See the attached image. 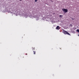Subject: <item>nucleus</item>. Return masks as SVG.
I'll return each instance as SVG.
<instances>
[{"label":"nucleus","mask_w":79,"mask_h":79,"mask_svg":"<svg viewBox=\"0 0 79 79\" xmlns=\"http://www.w3.org/2000/svg\"><path fill=\"white\" fill-rule=\"evenodd\" d=\"M63 33H64V34H65V35L67 34V35H71V34H70L68 32V31H65L64 29H63Z\"/></svg>","instance_id":"f257e3e1"},{"label":"nucleus","mask_w":79,"mask_h":79,"mask_svg":"<svg viewBox=\"0 0 79 79\" xmlns=\"http://www.w3.org/2000/svg\"><path fill=\"white\" fill-rule=\"evenodd\" d=\"M62 10L64 13H67L68 11V10L67 9H62Z\"/></svg>","instance_id":"f03ea898"},{"label":"nucleus","mask_w":79,"mask_h":79,"mask_svg":"<svg viewBox=\"0 0 79 79\" xmlns=\"http://www.w3.org/2000/svg\"><path fill=\"white\" fill-rule=\"evenodd\" d=\"M33 17L34 18H38L39 17V16L38 15H33Z\"/></svg>","instance_id":"7ed1b4c3"},{"label":"nucleus","mask_w":79,"mask_h":79,"mask_svg":"<svg viewBox=\"0 0 79 79\" xmlns=\"http://www.w3.org/2000/svg\"><path fill=\"white\" fill-rule=\"evenodd\" d=\"M56 29H57V30H59L60 29V26H58L56 27Z\"/></svg>","instance_id":"20e7f679"},{"label":"nucleus","mask_w":79,"mask_h":79,"mask_svg":"<svg viewBox=\"0 0 79 79\" xmlns=\"http://www.w3.org/2000/svg\"><path fill=\"white\" fill-rule=\"evenodd\" d=\"M59 17L60 18H63V15H59Z\"/></svg>","instance_id":"39448f33"},{"label":"nucleus","mask_w":79,"mask_h":79,"mask_svg":"<svg viewBox=\"0 0 79 79\" xmlns=\"http://www.w3.org/2000/svg\"><path fill=\"white\" fill-rule=\"evenodd\" d=\"M33 52L34 53L33 54H34V55H35V51H33Z\"/></svg>","instance_id":"423d86ee"},{"label":"nucleus","mask_w":79,"mask_h":79,"mask_svg":"<svg viewBox=\"0 0 79 79\" xmlns=\"http://www.w3.org/2000/svg\"><path fill=\"white\" fill-rule=\"evenodd\" d=\"M70 27H73V25H72V24H70Z\"/></svg>","instance_id":"0eeeda50"},{"label":"nucleus","mask_w":79,"mask_h":79,"mask_svg":"<svg viewBox=\"0 0 79 79\" xmlns=\"http://www.w3.org/2000/svg\"><path fill=\"white\" fill-rule=\"evenodd\" d=\"M77 32H79V29H77Z\"/></svg>","instance_id":"6e6552de"},{"label":"nucleus","mask_w":79,"mask_h":79,"mask_svg":"<svg viewBox=\"0 0 79 79\" xmlns=\"http://www.w3.org/2000/svg\"><path fill=\"white\" fill-rule=\"evenodd\" d=\"M7 11V12H8V13H10V10H9Z\"/></svg>","instance_id":"1a4fd4ad"},{"label":"nucleus","mask_w":79,"mask_h":79,"mask_svg":"<svg viewBox=\"0 0 79 79\" xmlns=\"http://www.w3.org/2000/svg\"><path fill=\"white\" fill-rule=\"evenodd\" d=\"M35 50V48H33L32 50Z\"/></svg>","instance_id":"9d476101"},{"label":"nucleus","mask_w":79,"mask_h":79,"mask_svg":"<svg viewBox=\"0 0 79 79\" xmlns=\"http://www.w3.org/2000/svg\"><path fill=\"white\" fill-rule=\"evenodd\" d=\"M37 0H35V2H37Z\"/></svg>","instance_id":"9b49d317"},{"label":"nucleus","mask_w":79,"mask_h":79,"mask_svg":"<svg viewBox=\"0 0 79 79\" xmlns=\"http://www.w3.org/2000/svg\"><path fill=\"white\" fill-rule=\"evenodd\" d=\"M27 55V54H26V55Z\"/></svg>","instance_id":"f8f14e48"},{"label":"nucleus","mask_w":79,"mask_h":79,"mask_svg":"<svg viewBox=\"0 0 79 79\" xmlns=\"http://www.w3.org/2000/svg\"><path fill=\"white\" fill-rule=\"evenodd\" d=\"M20 0V1H22V0Z\"/></svg>","instance_id":"ddd939ff"},{"label":"nucleus","mask_w":79,"mask_h":79,"mask_svg":"<svg viewBox=\"0 0 79 79\" xmlns=\"http://www.w3.org/2000/svg\"><path fill=\"white\" fill-rule=\"evenodd\" d=\"M78 36H79V34H78Z\"/></svg>","instance_id":"4468645a"},{"label":"nucleus","mask_w":79,"mask_h":79,"mask_svg":"<svg viewBox=\"0 0 79 79\" xmlns=\"http://www.w3.org/2000/svg\"><path fill=\"white\" fill-rule=\"evenodd\" d=\"M32 48H33V47H32Z\"/></svg>","instance_id":"2eb2a0df"}]
</instances>
